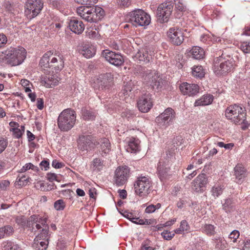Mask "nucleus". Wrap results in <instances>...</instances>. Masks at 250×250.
I'll use <instances>...</instances> for the list:
<instances>
[{"label": "nucleus", "mask_w": 250, "mask_h": 250, "mask_svg": "<svg viewBox=\"0 0 250 250\" xmlns=\"http://www.w3.org/2000/svg\"><path fill=\"white\" fill-rule=\"evenodd\" d=\"M27 218H25L24 216H18L16 219V223L24 229H26V222Z\"/></svg>", "instance_id": "obj_42"}, {"label": "nucleus", "mask_w": 250, "mask_h": 250, "mask_svg": "<svg viewBox=\"0 0 250 250\" xmlns=\"http://www.w3.org/2000/svg\"><path fill=\"white\" fill-rule=\"evenodd\" d=\"M50 238V234L49 233V226L46 222V225L42 226V228L36 236L34 240V244H36L37 242H39L40 240L49 241Z\"/></svg>", "instance_id": "obj_24"}, {"label": "nucleus", "mask_w": 250, "mask_h": 250, "mask_svg": "<svg viewBox=\"0 0 250 250\" xmlns=\"http://www.w3.org/2000/svg\"><path fill=\"white\" fill-rule=\"evenodd\" d=\"M26 52L23 47H10L0 53V59L11 66H16L21 64L26 58Z\"/></svg>", "instance_id": "obj_1"}, {"label": "nucleus", "mask_w": 250, "mask_h": 250, "mask_svg": "<svg viewBox=\"0 0 250 250\" xmlns=\"http://www.w3.org/2000/svg\"><path fill=\"white\" fill-rule=\"evenodd\" d=\"M10 185L8 180H2L0 183V188L2 190H6Z\"/></svg>", "instance_id": "obj_57"}, {"label": "nucleus", "mask_w": 250, "mask_h": 250, "mask_svg": "<svg viewBox=\"0 0 250 250\" xmlns=\"http://www.w3.org/2000/svg\"><path fill=\"white\" fill-rule=\"evenodd\" d=\"M168 162L167 159L161 158L158 164V175L162 182L166 181L170 177V175L168 173L169 168Z\"/></svg>", "instance_id": "obj_16"}, {"label": "nucleus", "mask_w": 250, "mask_h": 250, "mask_svg": "<svg viewBox=\"0 0 250 250\" xmlns=\"http://www.w3.org/2000/svg\"><path fill=\"white\" fill-rule=\"evenodd\" d=\"M180 89L184 95L194 96L199 93V87L196 84L189 83L186 82L180 84Z\"/></svg>", "instance_id": "obj_21"}, {"label": "nucleus", "mask_w": 250, "mask_h": 250, "mask_svg": "<svg viewBox=\"0 0 250 250\" xmlns=\"http://www.w3.org/2000/svg\"><path fill=\"white\" fill-rule=\"evenodd\" d=\"M203 173L200 174L192 183V188L195 191L198 192L203 190Z\"/></svg>", "instance_id": "obj_29"}, {"label": "nucleus", "mask_w": 250, "mask_h": 250, "mask_svg": "<svg viewBox=\"0 0 250 250\" xmlns=\"http://www.w3.org/2000/svg\"><path fill=\"white\" fill-rule=\"evenodd\" d=\"M240 235L239 231L237 230H233L229 236V238L232 240L233 242H235Z\"/></svg>", "instance_id": "obj_54"}, {"label": "nucleus", "mask_w": 250, "mask_h": 250, "mask_svg": "<svg viewBox=\"0 0 250 250\" xmlns=\"http://www.w3.org/2000/svg\"><path fill=\"white\" fill-rule=\"evenodd\" d=\"M10 131L13 132L14 137L19 139L21 137L25 131V127L23 125H21L18 128H11Z\"/></svg>", "instance_id": "obj_36"}, {"label": "nucleus", "mask_w": 250, "mask_h": 250, "mask_svg": "<svg viewBox=\"0 0 250 250\" xmlns=\"http://www.w3.org/2000/svg\"><path fill=\"white\" fill-rule=\"evenodd\" d=\"M77 13L83 19L87 22H95L93 8L81 6L77 9Z\"/></svg>", "instance_id": "obj_20"}, {"label": "nucleus", "mask_w": 250, "mask_h": 250, "mask_svg": "<svg viewBox=\"0 0 250 250\" xmlns=\"http://www.w3.org/2000/svg\"><path fill=\"white\" fill-rule=\"evenodd\" d=\"M51 55L50 52H47L42 56L40 62V65L41 67H49Z\"/></svg>", "instance_id": "obj_32"}, {"label": "nucleus", "mask_w": 250, "mask_h": 250, "mask_svg": "<svg viewBox=\"0 0 250 250\" xmlns=\"http://www.w3.org/2000/svg\"><path fill=\"white\" fill-rule=\"evenodd\" d=\"M86 36L90 39H98L99 36V31L96 28H88L86 31Z\"/></svg>", "instance_id": "obj_39"}, {"label": "nucleus", "mask_w": 250, "mask_h": 250, "mask_svg": "<svg viewBox=\"0 0 250 250\" xmlns=\"http://www.w3.org/2000/svg\"><path fill=\"white\" fill-rule=\"evenodd\" d=\"M129 169L126 166L117 167L115 172L114 182L118 186L124 185L127 181L129 175Z\"/></svg>", "instance_id": "obj_12"}, {"label": "nucleus", "mask_w": 250, "mask_h": 250, "mask_svg": "<svg viewBox=\"0 0 250 250\" xmlns=\"http://www.w3.org/2000/svg\"><path fill=\"white\" fill-rule=\"evenodd\" d=\"M52 166L55 168H60L63 167L64 165L63 163L59 162L56 160H54L52 161Z\"/></svg>", "instance_id": "obj_58"}, {"label": "nucleus", "mask_w": 250, "mask_h": 250, "mask_svg": "<svg viewBox=\"0 0 250 250\" xmlns=\"http://www.w3.org/2000/svg\"><path fill=\"white\" fill-rule=\"evenodd\" d=\"M82 115L85 120H93L95 118V114L90 110L86 109H82Z\"/></svg>", "instance_id": "obj_40"}, {"label": "nucleus", "mask_w": 250, "mask_h": 250, "mask_svg": "<svg viewBox=\"0 0 250 250\" xmlns=\"http://www.w3.org/2000/svg\"><path fill=\"white\" fill-rule=\"evenodd\" d=\"M188 55L194 59L201 60L203 58V49L199 46H193L191 49L186 51Z\"/></svg>", "instance_id": "obj_26"}, {"label": "nucleus", "mask_w": 250, "mask_h": 250, "mask_svg": "<svg viewBox=\"0 0 250 250\" xmlns=\"http://www.w3.org/2000/svg\"><path fill=\"white\" fill-rule=\"evenodd\" d=\"M92 8L94 13L95 22H97L103 18L104 16V12L103 8L98 6L92 7Z\"/></svg>", "instance_id": "obj_33"}, {"label": "nucleus", "mask_w": 250, "mask_h": 250, "mask_svg": "<svg viewBox=\"0 0 250 250\" xmlns=\"http://www.w3.org/2000/svg\"><path fill=\"white\" fill-rule=\"evenodd\" d=\"M113 80L112 75L110 73L101 75L96 82L98 88L102 90L108 89L113 84Z\"/></svg>", "instance_id": "obj_18"}, {"label": "nucleus", "mask_w": 250, "mask_h": 250, "mask_svg": "<svg viewBox=\"0 0 250 250\" xmlns=\"http://www.w3.org/2000/svg\"><path fill=\"white\" fill-rule=\"evenodd\" d=\"M59 82V79L57 75H53L42 77L41 83L46 88H51L58 85Z\"/></svg>", "instance_id": "obj_22"}, {"label": "nucleus", "mask_w": 250, "mask_h": 250, "mask_svg": "<svg viewBox=\"0 0 250 250\" xmlns=\"http://www.w3.org/2000/svg\"><path fill=\"white\" fill-rule=\"evenodd\" d=\"M32 169L34 171H38V167L33 165L32 163L26 164L20 170V172L23 173L26 172L27 170Z\"/></svg>", "instance_id": "obj_41"}, {"label": "nucleus", "mask_w": 250, "mask_h": 250, "mask_svg": "<svg viewBox=\"0 0 250 250\" xmlns=\"http://www.w3.org/2000/svg\"><path fill=\"white\" fill-rule=\"evenodd\" d=\"M69 26L71 31L78 35L82 34L85 28L82 21L75 19L70 21Z\"/></svg>", "instance_id": "obj_23"}, {"label": "nucleus", "mask_w": 250, "mask_h": 250, "mask_svg": "<svg viewBox=\"0 0 250 250\" xmlns=\"http://www.w3.org/2000/svg\"><path fill=\"white\" fill-rule=\"evenodd\" d=\"M135 193L142 197L146 196L151 190L152 182L148 177L141 176L134 185Z\"/></svg>", "instance_id": "obj_8"}, {"label": "nucleus", "mask_w": 250, "mask_h": 250, "mask_svg": "<svg viewBox=\"0 0 250 250\" xmlns=\"http://www.w3.org/2000/svg\"><path fill=\"white\" fill-rule=\"evenodd\" d=\"M79 147L82 150H88L93 147V146L100 145L102 151L104 154H108L111 150L110 143L108 139L104 138L98 141L91 140L90 136H83L80 140Z\"/></svg>", "instance_id": "obj_2"}, {"label": "nucleus", "mask_w": 250, "mask_h": 250, "mask_svg": "<svg viewBox=\"0 0 250 250\" xmlns=\"http://www.w3.org/2000/svg\"><path fill=\"white\" fill-rule=\"evenodd\" d=\"M76 114L71 109L63 110L58 118V125L61 131H68L74 125L76 122Z\"/></svg>", "instance_id": "obj_3"}, {"label": "nucleus", "mask_w": 250, "mask_h": 250, "mask_svg": "<svg viewBox=\"0 0 250 250\" xmlns=\"http://www.w3.org/2000/svg\"><path fill=\"white\" fill-rule=\"evenodd\" d=\"M155 211V208L154 205H150L146 207L145 209V211L146 213H152Z\"/></svg>", "instance_id": "obj_64"}, {"label": "nucleus", "mask_w": 250, "mask_h": 250, "mask_svg": "<svg viewBox=\"0 0 250 250\" xmlns=\"http://www.w3.org/2000/svg\"><path fill=\"white\" fill-rule=\"evenodd\" d=\"M128 21L135 27L146 26L151 21L150 16L142 9H136L128 14Z\"/></svg>", "instance_id": "obj_4"}, {"label": "nucleus", "mask_w": 250, "mask_h": 250, "mask_svg": "<svg viewBox=\"0 0 250 250\" xmlns=\"http://www.w3.org/2000/svg\"><path fill=\"white\" fill-rule=\"evenodd\" d=\"M223 208L226 211H230V209L232 208L233 206L232 205V200L230 199H227L225 203L223 204Z\"/></svg>", "instance_id": "obj_48"}, {"label": "nucleus", "mask_w": 250, "mask_h": 250, "mask_svg": "<svg viewBox=\"0 0 250 250\" xmlns=\"http://www.w3.org/2000/svg\"><path fill=\"white\" fill-rule=\"evenodd\" d=\"M116 2L121 7H128L131 4V0H116Z\"/></svg>", "instance_id": "obj_49"}, {"label": "nucleus", "mask_w": 250, "mask_h": 250, "mask_svg": "<svg viewBox=\"0 0 250 250\" xmlns=\"http://www.w3.org/2000/svg\"><path fill=\"white\" fill-rule=\"evenodd\" d=\"M246 172L245 168L242 166L237 165L234 167L235 175L238 182L246 176Z\"/></svg>", "instance_id": "obj_31"}, {"label": "nucleus", "mask_w": 250, "mask_h": 250, "mask_svg": "<svg viewBox=\"0 0 250 250\" xmlns=\"http://www.w3.org/2000/svg\"><path fill=\"white\" fill-rule=\"evenodd\" d=\"M212 195L214 197H218L222 192V189L220 186L213 187L212 189Z\"/></svg>", "instance_id": "obj_55"}, {"label": "nucleus", "mask_w": 250, "mask_h": 250, "mask_svg": "<svg viewBox=\"0 0 250 250\" xmlns=\"http://www.w3.org/2000/svg\"><path fill=\"white\" fill-rule=\"evenodd\" d=\"M233 64L232 59L224 60L223 57L220 56L214 60L213 70L216 76H224L231 71Z\"/></svg>", "instance_id": "obj_7"}, {"label": "nucleus", "mask_w": 250, "mask_h": 250, "mask_svg": "<svg viewBox=\"0 0 250 250\" xmlns=\"http://www.w3.org/2000/svg\"><path fill=\"white\" fill-rule=\"evenodd\" d=\"M43 3L42 0H27L25 6L24 14L28 19L37 16L42 11Z\"/></svg>", "instance_id": "obj_9"}, {"label": "nucleus", "mask_w": 250, "mask_h": 250, "mask_svg": "<svg viewBox=\"0 0 250 250\" xmlns=\"http://www.w3.org/2000/svg\"><path fill=\"white\" fill-rule=\"evenodd\" d=\"M98 0H75V1L83 5H92L97 3Z\"/></svg>", "instance_id": "obj_52"}, {"label": "nucleus", "mask_w": 250, "mask_h": 250, "mask_svg": "<svg viewBox=\"0 0 250 250\" xmlns=\"http://www.w3.org/2000/svg\"><path fill=\"white\" fill-rule=\"evenodd\" d=\"M122 115L123 117H125L128 120L132 118L134 116L133 112L130 110H125L122 113Z\"/></svg>", "instance_id": "obj_61"}, {"label": "nucleus", "mask_w": 250, "mask_h": 250, "mask_svg": "<svg viewBox=\"0 0 250 250\" xmlns=\"http://www.w3.org/2000/svg\"><path fill=\"white\" fill-rule=\"evenodd\" d=\"M241 50L245 53H250V42H243L240 46Z\"/></svg>", "instance_id": "obj_44"}, {"label": "nucleus", "mask_w": 250, "mask_h": 250, "mask_svg": "<svg viewBox=\"0 0 250 250\" xmlns=\"http://www.w3.org/2000/svg\"><path fill=\"white\" fill-rule=\"evenodd\" d=\"M175 113L173 109L167 108L156 118V122L160 125L167 127L169 123L172 122L175 117Z\"/></svg>", "instance_id": "obj_15"}, {"label": "nucleus", "mask_w": 250, "mask_h": 250, "mask_svg": "<svg viewBox=\"0 0 250 250\" xmlns=\"http://www.w3.org/2000/svg\"><path fill=\"white\" fill-rule=\"evenodd\" d=\"M7 145V140L3 137H0V154L4 151Z\"/></svg>", "instance_id": "obj_45"}, {"label": "nucleus", "mask_w": 250, "mask_h": 250, "mask_svg": "<svg viewBox=\"0 0 250 250\" xmlns=\"http://www.w3.org/2000/svg\"><path fill=\"white\" fill-rule=\"evenodd\" d=\"M3 250H18L20 248L18 245L11 241H5L2 243Z\"/></svg>", "instance_id": "obj_38"}, {"label": "nucleus", "mask_w": 250, "mask_h": 250, "mask_svg": "<svg viewBox=\"0 0 250 250\" xmlns=\"http://www.w3.org/2000/svg\"><path fill=\"white\" fill-rule=\"evenodd\" d=\"M47 218H43L39 215H32L27 218L26 229L31 233L35 234L42 226L46 225Z\"/></svg>", "instance_id": "obj_10"}, {"label": "nucleus", "mask_w": 250, "mask_h": 250, "mask_svg": "<svg viewBox=\"0 0 250 250\" xmlns=\"http://www.w3.org/2000/svg\"><path fill=\"white\" fill-rule=\"evenodd\" d=\"M161 235L165 239L170 240L174 236L175 233L168 230H165L162 232Z\"/></svg>", "instance_id": "obj_46"}, {"label": "nucleus", "mask_w": 250, "mask_h": 250, "mask_svg": "<svg viewBox=\"0 0 250 250\" xmlns=\"http://www.w3.org/2000/svg\"><path fill=\"white\" fill-rule=\"evenodd\" d=\"M180 229L184 231H188L190 229V227L188 222L186 220H182L180 223Z\"/></svg>", "instance_id": "obj_56"}, {"label": "nucleus", "mask_w": 250, "mask_h": 250, "mask_svg": "<svg viewBox=\"0 0 250 250\" xmlns=\"http://www.w3.org/2000/svg\"><path fill=\"white\" fill-rule=\"evenodd\" d=\"M173 4L171 1H166L159 5L157 9V15L163 22L168 21L173 11Z\"/></svg>", "instance_id": "obj_13"}, {"label": "nucleus", "mask_w": 250, "mask_h": 250, "mask_svg": "<svg viewBox=\"0 0 250 250\" xmlns=\"http://www.w3.org/2000/svg\"><path fill=\"white\" fill-rule=\"evenodd\" d=\"M204 231L208 235H212L215 233V228L212 225H206L204 227Z\"/></svg>", "instance_id": "obj_43"}, {"label": "nucleus", "mask_w": 250, "mask_h": 250, "mask_svg": "<svg viewBox=\"0 0 250 250\" xmlns=\"http://www.w3.org/2000/svg\"><path fill=\"white\" fill-rule=\"evenodd\" d=\"M101 55L106 61L115 66H120L124 62V59L121 54L116 53L109 49L103 50Z\"/></svg>", "instance_id": "obj_11"}, {"label": "nucleus", "mask_w": 250, "mask_h": 250, "mask_svg": "<svg viewBox=\"0 0 250 250\" xmlns=\"http://www.w3.org/2000/svg\"><path fill=\"white\" fill-rule=\"evenodd\" d=\"M214 99V97L210 94L204 95V105H208L211 104Z\"/></svg>", "instance_id": "obj_50"}, {"label": "nucleus", "mask_w": 250, "mask_h": 250, "mask_svg": "<svg viewBox=\"0 0 250 250\" xmlns=\"http://www.w3.org/2000/svg\"><path fill=\"white\" fill-rule=\"evenodd\" d=\"M46 178L48 180L51 182L54 181H58L57 175L53 173H48L46 175Z\"/></svg>", "instance_id": "obj_59"}, {"label": "nucleus", "mask_w": 250, "mask_h": 250, "mask_svg": "<svg viewBox=\"0 0 250 250\" xmlns=\"http://www.w3.org/2000/svg\"><path fill=\"white\" fill-rule=\"evenodd\" d=\"M139 110L143 113L148 112L153 106L151 95L145 94L141 97L137 103Z\"/></svg>", "instance_id": "obj_17"}, {"label": "nucleus", "mask_w": 250, "mask_h": 250, "mask_svg": "<svg viewBox=\"0 0 250 250\" xmlns=\"http://www.w3.org/2000/svg\"><path fill=\"white\" fill-rule=\"evenodd\" d=\"M37 243H38L37 244V245H38V244L39 243L40 246H41V247H42V250H46L49 244V241H43L41 242L39 241V242Z\"/></svg>", "instance_id": "obj_63"}, {"label": "nucleus", "mask_w": 250, "mask_h": 250, "mask_svg": "<svg viewBox=\"0 0 250 250\" xmlns=\"http://www.w3.org/2000/svg\"><path fill=\"white\" fill-rule=\"evenodd\" d=\"M14 229L10 226H5L0 228V239L3 238L5 236H9L13 234Z\"/></svg>", "instance_id": "obj_34"}, {"label": "nucleus", "mask_w": 250, "mask_h": 250, "mask_svg": "<svg viewBox=\"0 0 250 250\" xmlns=\"http://www.w3.org/2000/svg\"><path fill=\"white\" fill-rule=\"evenodd\" d=\"M140 141L135 138H131L128 142L126 150L130 153H135L139 150Z\"/></svg>", "instance_id": "obj_30"}, {"label": "nucleus", "mask_w": 250, "mask_h": 250, "mask_svg": "<svg viewBox=\"0 0 250 250\" xmlns=\"http://www.w3.org/2000/svg\"><path fill=\"white\" fill-rule=\"evenodd\" d=\"M49 163L47 160H43L40 163V167L42 170H47L49 168Z\"/></svg>", "instance_id": "obj_60"}, {"label": "nucleus", "mask_w": 250, "mask_h": 250, "mask_svg": "<svg viewBox=\"0 0 250 250\" xmlns=\"http://www.w3.org/2000/svg\"><path fill=\"white\" fill-rule=\"evenodd\" d=\"M54 206L57 210H62L64 209L65 204L63 200H59L55 202Z\"/></svg>", "instance_id": "obj_47"}, {"label": "nucleus", "mask_w": 250, "mask_h": 250, "mask_svg": "<svg viewBox=\"0 0 250 250\" xmlns=\"http://www.w3.org/2000/svg\"><path fill=\"white\" fill-rule=\"evenodd\" d=\"M104 166L103 160L99 158H95L93 160L92 167L93 170L99 171L103 169Z\"/></svg>", "instance_id": "obj_37"}, {"label": "nucleus", "mask_w": 250, "mask_h": 250, "mask_svg": "<svg viewBox=\"0 0 250 250\" xmlns=\"http://www.w3.org/2000/svg\"><path fill=\"white\" fill-rule=\"evenodd\" d=\"M131 83L129 82L124 86L123 89L122 90L121 93H122L125 96L128 95V93L131 92Z\"/></svg>", "instance_id": "obj_53"}, {"label": "nucleus", "mask_w": 250, "mask_h": 250, "mask_svg": "<svg viewBox=\"0 0 250 250\" xmlns=\"http://www.w3.org/2000/svg\"><path fill=\"white\" fill-rule=\"evenodd\" d=\"M225 115L235 124H242L246 119L245 110L236 104L229 106L226 110Z\"/></svg>", "instance_id": "obj_6"}, {"label": "nucleus", "mask_w": 250, "mask_h": 250, "mask_svg": "<svg viewBox=\"0 0 250 250\" xmlns=\"http://www.w3.org/2000/svg\"><path fill=\"white\" fill-rule=\"evenodd\" d=\"M174 2L177 14L176 17L180 18L183 13L187 9L186 1L184 0H174Z\"/></svg>", "instance_id": "obj_28"}, {"label": "nucleus", "mask_w": 250, "mask_h": 250, "mask_svg": "<svg viewBox=\"0 0 250 250\" xmlns=\"http://www.w3.org/2000/svg\"><path fill=\"white\" fill-rule=\"evenodd\" d=\"M167 35L169 41L174 45H179L184 41L183 33L181 29L178 27L170 28Z\"/></svg>", "instance_id": "obj_14"}, {"label": "nucleus", "mask_w": 250, "mask_h": 250, "mask_svg": "<svg viewBox=\"0 0 250 250\" xmlns=\"http://www.w3.org/2000/svg\"><path fill=\"white\" fill-rule=\"evenodd\" d=\"M192 74L194 77L201 79L203 78V67L202 65L194 66Z\"/></svg>", "instance_id": "obj_35"}, {"label": "nucleus", "mask_w": 250, "mask_h": 250, "mask_svg": "<svg viewBox=\"0 0 250 250\" xmlns=\"http://www.w3.org/2000/svg\"><path fill=\"white\" fill-rule=\"evenodd\" d=\"M63 63V60L60 56H57L56 57L51 55V59L49 68L54 69L55 72H57L63 68L64 65Z\"/></svg>", "instance_id": "obj_25"}, {"label": "nucleus", "mask_w": 250, "mask_h": 250, "mask_svg": "<svg viewBox=\"0 0 250 250\" xmlns=\"http://www.w3.org/2000/svg\"><path fill=\"white\" fill-rule=\"evenodd\" d=\"M135 58L140 63L143 62L144 63H148L150 59H151V55H149L148 52L142 50H139L135 55Z\"/></svg>", "instance_id": "obj_27"}, {"label": "nucleus", "mask_w": 250, "mask_h": 250, "mask_svg": "<svg viewBox=\"0 0 250 250\" xmlns=\"http://www.w3.org/2000/svg\"><path fill=\"white\" fill-rule=\"evenodd\" d=\"M143 80L146 85L155 91L161 89L165 83L161 75L154 70L146 71L143 76Z\"/></svg>", "instance_id": "obj_5"}, {"label": "nucleus", "mask_w": 250, "mask_h": 250, "mask_svg": "<svg viewBox=\"0 0 250 250\" xmlns=\"http://www.w3.org/2000/svg\"><path fill=\"white\" fill-rule=\"evenodd\" d=\"M7 38L3 34H0V48L3 46V45L7 42Z\"/></svg>", "instance_id": "obj_62"}, {"label": "nucleus", "mask_w": 250, "mask_h": 250, "mask_svg": "<svg viewBox=\"0 0 250 250\" xmlns=\"http://www.w3.org/2000/svg\"><path fill=\"white\" fill-rule=\"evenodd\" d=\"M134 220H132V222L138 224V225H148L150 224V222H148V220L147 219H141L138 217H136V216H134Z\"/></svg>", "instance_id": "obj_51"}, {"label": "nucleus", "mask_w": 250, "mask_h": 250, "mask_svg": "<svg viewBox=\"0 0 250 250\" xmlns=\"http://www.w3.org/2000/svg\"><path fill=\"white\" fill-rule=\"evenodd\" d=\"M78 51L80 54L86 58L93 57L96 54V48L88 42H83L78 46Z\"/></svg>", "instance_id": "obj_19"}]
</instances>
